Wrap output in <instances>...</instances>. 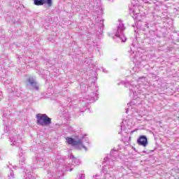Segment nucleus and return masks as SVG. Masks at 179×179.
Wrapping results in <instances>:
<instances>
[{
  "label": "nucleus",
  "mask_w": 179,
  "mask_h": 179,
  "mask_svg": "<svg viewBox=\"0 0 179 179\" xmlns=\"http://www.w3.org/2000/svg\"><path fill=\"white\" fill-rule=\"evenodd\" d=\"M85 137L80 138H72L71 137L66 138V141L69 145H72V146H75L76 149H85V150H87L86 147L83 145V140Z\"/></svg>",
  "instance_id": "1"
},
{
  "label": "nucleus",
  "mask_w": 179,
  "mask_h": 179,
  "mask_svg": "<svg viewBox=\"0 0 179 179\" xmlns=\"http://www.w3.org/2000/svg\"><path fill=\"white\" fill-rule=\"evenodd\" d=\"M36 124L41 125V127H47L51 124V118H50L45 114H37L36 116Z\"/></svg>",
  "instance_id": "2"
},
{
  "label": "nucleus",
  "mask_w": 179,
  "mask_h": 179,
  "mask_svg": "<svg viewBox=\"0 0 179 179\" xmlns=\"http://www.w3.org/2000/svg\"><path fill=\"white\" fill-rule=\"evenodd\" d=\"M45 162V157L43 155L38 154L34 161V164L36 165L37 169H41L44 166Z\"/></svg>",
  "instance_id": "3"
},
{
  "label": "nucleus",
  "mask_w": 179,
  "mask_h": 179,
  "mask_svg": "<svg viewBox=\"0 0 179 179\" xmlns=\"http://www.w3.org/2000/svg\"><path fill=\"white\" fill-rule=\"evenodd\" d=\"M10 143L11 146H20L22 143V140L19 138L17 134H14L13 136L10 137Z\"/></svg>",
  "instance_id": "4"
},
{
  "label": "nucleus",
  "mask_w": 179,
  "mask_h": 179,
  "mask_svg": "<svg viewBox=\"0 0 179 179\" xmlns=\"http://www.w3.org/2000/svg\"><path fill=\"white\" fill-rule=\"evenodd\" d=\"M27 86L30 87V89L38 90V85L36 82V80H34L33 78H29L27 79Z\"/></svg>",
  "instance_id": "5"
},
{
  "label": "nucleus",
  "mask_w": 179,
  "mask_h": 179,
  "mask_svg": "<svg viewBox=\"0 0 179 179\" xmlns=\"http://www.w3.org/2000/svg\"><path fill=\"white\" fill-rule=\"evenodd\" d=\"M137 143L144 148L148 146V138L145 136H140L137 140Z\"/></svg>",
  "instance_id": "6"
},
{
  "label": "nucleus",
  "mask_w": 179,
  "mask_h": 179,
  "mask_svg": "<svg viewBox=\"0 0 179 179\" xmlns=\"http://www.w3.org/2000/svg\"><path fill=\"white\" fill-rule=\"evenodd\" d=\"M71 162H72L73 166H79L80 164V160L78 158H75L73 156L70 157Z\"/></svg>",
  "instance_id": "7"
},
{
  "label": "nucleus",
  "mask_w": 179,
  "mask_h": 179,
  "mask_svg": "<svg viewBox=\"0 0 179 179\" xmlns=\"http://www.w3.org/2000/svg\"><path fill=\"white\" fill-rule=\"evenodd\" d=\"M19 156L20 164L23 166V164H24V162H26V157L24 156V154H23V152H20L19 154Z\"/></svg>",
  "instance_id": "8"
},
{
  "label": "nucleus",
  "mask_w": 179,
  "mask_h": 179,
  "mask_svg": "<svg viewBox=\"0 0 179 179\" xmlns=\"http://www.w3.org/2000/svg\"><path fill=\"white\" fill-rule=\"evenodd\" d=\"M34 3L36 6H41V5H44V0H34Z\"/></svg>",
  "instance_id": "9"
},
{
  "label": "nucleus",
  "mask_w": 179,
  "mask_h": 179,
  "mask_svg": "<svg viewBox=\"0 0 179 179\" xmlns=\"http://www.w3.org/2000/svg\"><path fill=\"white\" fill-rule=\"evenodd\" d=\"M24 179H33V175L31 174V172L26 173Z\"/></svg>",
  "instance_id": "10"
},
{
  "label": "nucleus",
  "mask_w": 179,
  "mask_h": 179,
  "mask_svg": "<svg viewBox=\"0 0 179 179\" xmlns=\"http://www.w3.org/2000/svg\"><path fill=\"white\" fill-rule=\"evenodd\" d=\"M44 3H47L48 6H52V0H43Z\"/></svg>",
  "instance_id": "11"
},
{
  "label": "nucleus",
  "mask_w": 179,
  "mask_h": 179,
  "mask_svg": "<svg viewBox=\"0 0 179 179\" xmlns=\"http://www.w3.org/2000/svg\"><path fill=\"white\" fill-rule=\"evenodd\" d=\"M85 174L83 173H79L76 179H85Z\"/></svg>",
  "instance_id": "12"
},
{
  "label": "nucleus",
  "mask_w": 179,
  "mask_h": 179,
  "mask_svg": "<svg viewBox=\"0 0 179 179\" xmlns=\"http://www.w3.org/2000/svg\"><path fill=\"white\" fill-rule=\"evenodd\" d=\"M8 179L14 178L15 177L13 176V171H10V175H8Z\"/></svg>",
  "instance_id": "13"
},
{
  "label": "nucleus",
  "mask_w": 179,
  "mask_h": 179,
  "mask_svg": "<svg viewBox=\"0 0 179 179\" xmlns=\"http://www.w3.org/2000/svg\"><path fill=\"white\" fill-rule=\"evenodd\" d=\"M95 80H97V78H95Z\"/></svg>",
  "instance_id": "14"
},
{
  "label": "nucleus",
  "mask_w": 179,
  "mask_h": 179,
  "mask_svg": "<svg viewBox=\"0 0 179 179\" xmlns=\"http://www.w3.org/2000/svg\"><path fill=\"white\" fill-rule=\"evenodd\" d=\"M69 171H72V169H70Z\"/></svg>",
  "instance_id": "15"
},
{
  "label": "nucleus",
  "mask_w": 179,
  "mask_h": 179,
  "mask_svg": "<svg viewBox=\"0 0 179 179\" xmlns=\"http://www.w3.org/2000/svg\"><path fill=\"white\" fill-rule=\"evenodd\" d=\"M19 150H20V148H19Z\"/></svg>",
  "instance_id": "16"
}]
</instances>
